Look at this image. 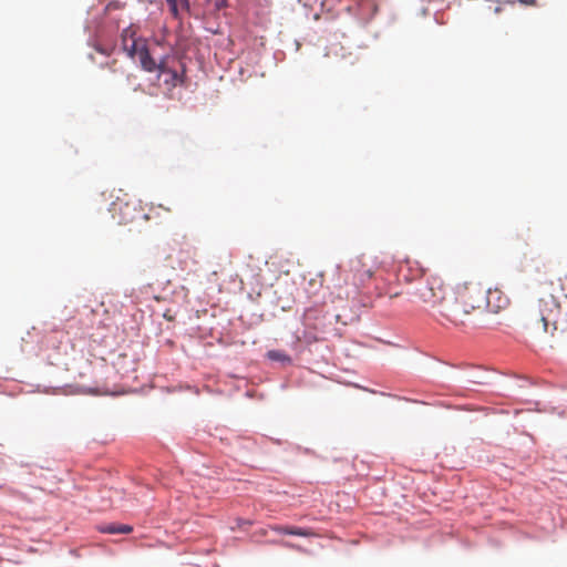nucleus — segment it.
I'll return each mask as SVG.
<instances>
[{"instance_id":"nucleus-1","label":"nucleus","mask_w":567,"mask_h":567,"mask_svg":"<svg viewBox=\"0 0 567 567\" xmlns=\"http://www.w3.org/2000/svg\"><path fill=\"white\" fill-rule=\"evenodd\" d=\"M475 301H482L481 292L472 288L471 282L450 289L435 317L442 326H453L462 329L470 316L477 311Z\"/></svg>"},{"instance_id":"nucleus-2","label":"nucleus","mask_w":567,"mask_h":567,"mask_svg":"<svg viewBox=\"0 0 567 567\" xmlns=\"http://www.w3.org/2000/svg\"><path fill=\"white\" fill-rule=\"evenodd\" d=\"M559 302L553 295L546 293L529 310L527 321L532 329L567 341V321H559Z\"/></svg>"},{"instance_id":"nucleus-3","label":"nucleus","mask_w":567,"mask_h":567,"mask_svg":"<svg viewBox=\"0 0 567 567\" xmlns=\"http://www.w3.org/2000/svg\"><path fill=\"white\" fill-rule=\"evenodd\" d=\"M449 290L450 289L444 285L441 278L426 277L414 286L411 297L413 300L433 309L436 316Z\"/></svg>"},{"instance_id":"nucleus-4","label":"nucleus","mask_w":567,"mask_h":567,"mask_svg":"<svg viewBox=\"0 0 567 567\" xmlns=\"http://www.w3.org/2000/svg\"><path fill=\"white\" fill-rule=\"evenodd\" d=\"M377 256L362 254L350 260V270L357 285H364L381 268Z\"/></svg>"},{"instance_id":"nucleus-5","label":"nucleus","mask_w":567,"mask_h":567,"mask_svg":"<svg viewBox=\"0 0 567 567\" xmlns=\"http://www.w3.org/2000/svg\"><path fill=\"white\" fill-rule=\"evenodd\" d=\"M472 288H476L481 292L482 301H475L477 310H488L492 313H498L506 309L509 305V299L499 289H485L476 282H471Z\"/></svg>"},{"instance_id":"nucleus-6","label":"nucleus","mask_w":567,"mask_h":567,"mask_svg":"<svg viewBox=\"0 0 567 567\" xmlns=\"http://www.w3.org/2000/svg\"><path fill=\"white\" fill-rule=\"evenodd\" d=\"M323 318H321L320 313L316 310H308L305 313L303 323H305V332L303 336H309L310 339L317 341L319 340L318 336H324V322Z\"/></svg>"},{"instance_id":"nucleus-7","label":"nucleus","mask_w":567,"mask_h":567,"mask_svg":"<svg viewBox=\"0 0 567 567\" xmlns=\"http://www.w3.org/2000/svg\"><path fill=\"white\" fill-rule=\"evenodd\" d=\"M137 29L134 25H130L122 31V47L130 58H134L136 50L145 41L141 38H136Z\"/></svg>"},{"instance_id":"nucleus-8","label":"nucleus","mask_w":567,"mask_h":567,"mask_svg":"<svg viewBox=\"0 0 567 567\" xmlns=\"http://www.w3.org/2000/svg\"><path fill=\"white\" fill-rule=\"evenodd\" d=\"M135 56L138 58L142 69L146 72H155L161 70V65L165 64L163 61L157 63L150 54V51L145 44H141L136 50Z\"/></svg>"},{"instance_id":"nucleus-9","label":"nucleus","mask_w":567,"mask_h":567,"mask_svg":"<svg viewBox=\"0 0 567 567\" xmlns=\"http://www.w3.org/2000/svg\"><path fill=\"white\" fill-rule=\"evenodd\" d=\"M158 78H163V82L166 85L167 90H172L183 83V79L181 78L178 72L168 69L166 64L161 65V70L158 71Z\"/></svg>"},{"instance_id":"nucleus-10","label":"nucleus","mask_w":567,"mask_h":567,"mask_svg":"<svg viewBox=\"0 0 567 567\" xmlns=\"http://www.w3.org/2000/svg\"><path fill=\"white\" fill-rule=\"evenodd\" d=\"M270 529L279 534L292 536L310 537L313 535V532L309 528H301L295 526L272 525L270 526Z\"/></svg>"},{"instance_id":"nucleus-11","label":"nucleus","mask_w":567,"mask_h":567,"mask_svg":"<svg viewBox=\"0 0 567 567\" xmlns=\"http://www.w3.org/2000/svg\"><path fill=\"white\" fill-rule=\"evenodd\" d=\"M503 11L502 3L498 0H486L478 8V16L482 20H487L488 17L494 14H499Z\"/></svg>"},{"instance_id":"nucleus-12","label":"nucleus","mask_w":567,"mask_h":567,"mask_svg":"<svg viewBox=\"0 0 567 567\" xmlns=\"http://www.w3.org/2000/svg\"><path fill=\"white\" fill-rule=\"evenodd\" d=\"M131 207L127 203L123 202H114L112 203L111 212L116 213L120 212L121 217L118 219L120 224H126L133 219V216L130 215Z\"/></svg>"},{"instance_id":"nucleus-13","label":"nucleus","mask_w":567,"mask_h":567,"mask_svg":"<svg viewBox=\"0 0 567 567\" xmlns=\"http://www.w3.org/2000/svg\"><path fill=\"white\" fill-rule=\"evenodd\" d=\"M133 530L132 526L124 524H109L101 528L102 533L107 534H128Z\"/></svg>"},{"instance_id":"nucleus-14","label":"nucleus","mask_w":567,"mask_h":567,"mask_svg":"<svg viewBox=\"0 0 567 567\" xmlns=\"http://www.w3.org/2000/svg\"><path fill=\"white\" fill-rule=\"evenodd\" d=\"M268 358L275 361H289V357L287 354L277 350L269 351Z\"/></svg>"},{"instance_id":"nucleus-15","label":"nucleus","mask_w":567,"mask_h":567,"mask_svg":"<svg viewBox=\"0 0 567 567\" xmlns=\"http://www.w3.org/2000/svg\"><path fill=\"white\" fill-rule=\"evenodd\" d=\"M213 3L216 10H221L228 7V0H207Z\"/></svg>"},{"instance_id":"nucleus-16","label":"nucleus","mask_w":567,"mask_h":567,"mask_svg":"<svg viewBox=\"0 0 567 567\" xmlns=\"http://www.w3.org/2000/svg\"><path fill=\"white\" fill-rule=\"evenodd\" d=\"M169 4L171 11L176 16L177 14V1L176 0H166Z\"/></svg>"},{"instance_id":"nucleus-17","label":"nucleus","mask_w":567,"mask_h":567,"mask_svg":"<svg viewBox=\"0 0 567 567\" xmlns=\"http://www.w3.org/2000/svg\"><path fill=\"white\" fill-rule=\"evenodd\" d=\"M524 6H530V7H534L536 6V0H518Z\"/></svg>"},{"instance_id":"nucleus-18","label":"nucleus","mask_w":567,"mask_h":567,"mask_svg":"<svg viewBox=\"0 0 567 567\" xmlns=\"http://www.w3.org/2000/svg\"><path fill=\"white\" fill-rule=\"evenodd\" d=\"M399 296H400V292H390L389 293L390 299L396 298Z\"/></svg>"},{"instance_id":"nucleus-19","label":"nucleus","mask_w":567,"mask_h":567,"mask_svg":"<svg viewBox=\"0 0 567 567\" xmlns=\"http://www.w3.org/2000/svg\"><path fill=\"white\" fill-rule=\"evenodd\" d=\"M281 545L286 546V547H293V545L289 544V543H281Z\"/></svg>"},{"instance_id":"nucleus-20","label":"nucleus","mask_w":567,"mask_h":567,"mask_svg":"<svg viewBox=\"0 0 567 567\" xmlns=\"http://www.w3.org/2000/svg\"><path fill=\"white\" fill-rule=\"evenodd\" d=\"M150 2H152L153 0H148Z\"/></svg>"}]
</instances>
